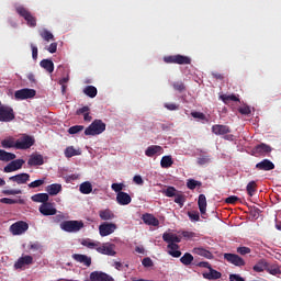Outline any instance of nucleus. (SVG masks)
<instances>
[{"label":"nucleus","mask_w":281,"mask_h":281,"mask_svg":"<svg viewBox=\"0 0 281 281\" xmlns=\"http://www.w3.org/2000/svg\"><path fill=\"white\" fill-rule=\"evenodd\" d=\"M106 131V123L100 119H95L86 130L85 135L95 137V135H102Z\"/></svg>","instance_id":"f257e3e1"},{"label":"nucleus","mask_w":281,"mask_h":281,"mask_svg":"<svg viewBox=\"0 0 281 281\" xmlns=\"http://www.w3.org/2000/svg\"><path fill=\"white\" fill-rule=\"evenodd\" d=\"M15 12L26 21V25H29V27H36V16H34L27 8L18 5L15 7Z\"/></svg>","instance_id":"f03ea898"},{"label":"nucleus","mask_w":281,"mask_h":281,"mask_svg":"<svg viewBox=\"0 0 281 281\" xmlns=\"http://www.w3.org/2000/svg\"><path fill=\"white\" fill-rule=\"evenodd\" d=\"M85 227V223L82 221H64L60 223V229L63 232H67L68 234H76V232H80Z\"/></svg>","instance_id":"7ed1b4c3"},{"label":"nucleus","mask_w":281,"mask_h":281,"mask_svg":"<svg viewBox=\"0 0 281 281\" xmlns=\"http://www.w3.org/2000/svg\"><path fill=\"white\" fill-rule=\"evenodd\" d=\"M165 63L173 65H191L192 58L183 55H170L164 57Z\"/></svg>","instance_id":"20e7f679"},{"label":"nucleus","mask_w":281,"mask_h":281,"mask_svg":"<svg viewBox=\"0 0 281 281\" xmlns=\"http://www.w3.org/2000/svg\"><path fill=\"white\" fill-rule=\"evenodd\" d=\"M27 229H30V225L24 221L15 222L10 226V232L13 236H21V234H25Z\"/></svg>","instance_id":"39448f33"},{"label":"nucleus","mask_w":281,"mask_h":281,"mask_svg":"<svg viewBox=\"0 0 281 281\" xmlns=\"http://www.w3.org/2000/svg\"><path fill=\"white\" fill-rule=\"evenodd\" d=\"M14 117V109L8 105H1L0 101V122H12Z\"/></svg>","instance_id":"423d86ee"},{"label":"nucleus","mask_w":281,"mask_h":281,"mask_svg":"<svg viewBox=\"0 0 281 281\" xmlns=\"http://www.w3.org/2000/svg\"><path fill=\"white\" fill-rule=\"evenodd\" d=\"M34 137L25 135L18 140H15L16 144V150H27V148H32V145L34 144Z\"/></svg>","instance_id":"0eeeda50"},{"label":"nucleus","mask_w":281,"mask_h":281,"mask_svg":"<svg viewBox=\"0 0 281 281\" xmlns=\"http://www.w3.org/2000/svg\"><path fill=\"white\" fill-rule=\"evenodd\" d=\"M224 260L229 262V265H234L235 267H245L246 265L245 259L236 254L225 252Z\"/></svg>","instance_id":"6e6552de"},{"label":"nucleus","mask_w":281,"mask_h":281,"mask_svg":"<svg viewBox=\"0 0 281 281\" xmlns=\"http://www.w3.org/2000/svg\"><path fill=\"white\" fill-rule=\"evenodd\" d=\"M36 95V90L30 88H23L16 90L14 93L15 100H30Z\"/></svg>","instance_id":"1a4fd4ad"},{"label":"nucleus","mask_w":281,"mask_h":281,"mask_svg":"<svg viewBox=\"0 0 281 281\" xmlns=\"http://www.w3.org/2000/svg\"><path fill=\"white\" fill-rule=\"evenodd\" d=\"M38 211L43 216H56V214L58 213V210L54 207V204L52 202L41 204Z\"/></svg>","instance_id":"9d476101"},{"label":"nucleus","mask_w":281,"mask_h":281,"mask_svg":"<svg viewBox=\"0 0 281 281\" xmlns=\"http://www.w3.org/2000/svg\"><path fill=\"white\" fill-rule=\"evenodd\" d=\"M117 229V225L109 222H104L99 226V234L104 238V236H111Z\"/></svg>","instance_id":"9b49d317"},{"label":"nucleus","mask_w":281,"mask_h":281,"mask_svg":"<svg viewBox=\"0 0 281 281\" xmlns=\"http://www.w3.org/2000/svg\"><path fill=\"white\" fill-rule=\"evenodd\" d=\"M11 162H9L4 168H3V172H16V170H21V168H23V165L25 164V161L23 159H13L10 160Z\"/></svg>","instance_id":"f8f14e48"},{"label":"nucleus","mask_w":281,"mask_h":281,"mask_svg":"<svg viewBox=\"0 0 281 281\" xmlns=\"http://www.w3.org/2000/svg\"><path fill=\"white\" fill-rule=\"evenodd\" d=\"M98 254H102L103 256H115L117 252L115 251V244L105 243L100 247H97Z\"/></svg>","instance_id":"ddd939ff"},{"label":"nucleus","mask_w":281,"mask_h":281,"mask_svg":"<svg viewBox=\"0 0 281 281\" xmlns=\"http://www.w3.org/2000/svg\"><path fill=\"white\" fill-rule=\"evenodd\" d=\"M44 164H45V158L43 157V155L37 153L32 154L27 160V166H30V168L34 166H43Z\"/></svg>","instance_id":"4468645a"},{"label":"nucleus","mask_w":281,"mask_h":281,"mask_svg":"<svg viewBox=\"0 0 281 281\" xmlns=\"http://www.w3.org/2000/svg\"><path fill=\"white\" fill-rule=\"evenodd\" d=\"M9 181H12L13 183H18V186H23L30 181V173H18L15 176H12L9 178Z\"/></svg>","instance_id":"2eb2a0df"},{"label":"nucleus","mask_w":281,"mask_h":281,"mask_svg":"<svg viewBox=\"0 0 281 281\" xmlns=\"http://www.w3.org/2000/svg\"><path fill=\"white\" fill-rule=\"evenodd\" d=\"M146 157H155V155H164V147L159 145H150L145 150Z\"/></svg>","instance_id":"dca6fc26"},{"label":"nucleus","mask_w":281,"mask_h":281,"mask_svg":"<svg viewBox=\"0 0 281 281\" xmlns=\"http://www.w3.org/2000/svg\"><path fill=\"white\" fill-rule=\"evenodd\" d=\"M256 168L257 170L269 171V170H276V165L273 164V161L269 159H263L256 165Z\"/></svg>","instance_id":"f3484780"},{"label":"nucleus","mask_w":281,"mask_h":281,"mask_svg":"<svg viewBox=\"0 0 281 281\" xmlns=\"http://www.w3.org/2000/svg\"><path fill=\"white\" fill-rule=\"evenodd\" d=\"M254 150L257 155H261V157H266V155H269V153H271L272 148H271V146H269L265 143H261V144L255 146Z\"/></svg>","instance_id":"a211bd4d"},{"label":"nucleus","mask_w":281,"mask_h":281,"mask_svg":"<svg viewBox=\"0 0 281 281\" xmlns=\"http://www.w3.org/2000/svg\"><path fill=\"white\" fill-rule=\"evenodd\" d=\"M143 223H145V225H151V227H159V220L150 213L143 215Z\"/></svg>","instance_id":"6ab92c4d"},{"label":"nucleus","mask_w":281,"mask_h":281,"mask_svg":"<svg viewBox=\"0 0 281 281\" xmlns=\"http://www.w3.org/2000/svg\"><path fill=\"white\" fill-rule=\"evenodd\" d=\"M132 201L133 199L126 192H119L116 194V202L119 203V205H128Z\"/></svg>","instance_id":"aec40b11"},{"label":"nucleus","mask_w":281,"mask_h":281,"mask_svg":"<svg viewBox=\"0 0 281 281\" xmlns=\"http://www.w3.org/2000/svg\"><path fill=\"white\" fill-rule=\"evenodd\" d=\"M162 240L167 243L168 245H173L177 243H181V237L177 236V234L172 233H164L162 234Z\"/></svg>","instance_id":"412c9836"},{"label":"nucleus","mask_w":281,"mask_h":281,"mask_svg":"<svg viewBox=\"0 0 281 281\" xmlns=\"http://www.w3.org/2000/svg\"><path fill=\"white\" fill-rule=\"evenodd\" d=\"M212 133L214 135H227V133H232V130L227 125H213L212 126Z\"/></svg>","instance_id":"4be33fe9"},{"label":"nucleus","mask_w":281,"mask_h":281,"mask_svg":"<svg viewBox=\"0 0 281 281\" xmlns=\"http://www.w3.org/2000/svg\"><path fill=\"white\" fill-rule=\"evenodd\" d=\"M72 258L76 260V262L85 265V267H91V257L87 255L74 254Z\"/></svg>","instance_id":"5701e85b"},{"label":"nucleus","mask_w":281,"mask_h":281,"mask_svg":"<svg viewBox=\"0 0 281 281\" xmlns=\"http://www.w3.org/2000/svg\"><path fill=\"white\" fill-rule=\"evenodd\" d=\"M63 191V184L60 183H53L46 187V192L50 196H56V194L60 193Z\"/></svg>","instance_id":"b1692460"},{"label":"nucleus","mask_w":281,"mask_h":281,"mask_svg":"<svg viewBox=\"0 0 281 281\" xmlns=\"http://www.w3.org/2000/svg\"><path fill=\"white\" fill-rule=\"evenodd\" d=\"M198 205L202 216L205 215V212H207V198H205V194L199 195Z\"/></svg>","instance_id":"393cba45"},{"label":"nucleus","mask_w":281,"mask_h":281,"mask_svg":"<svg viewBox=\"0 0 281 281\" xmlns=\"http://www.w3.org/2000/svg\"><path fill=\"white\" fill-rule=\"evenodd\" d=\"M167 249L169 256H172V258H181V250H179V246L177 244H168Z\"/></svg>","instance_id":"a878e982"},{"label":"nucleus","mask_w":281,"mask_h":281,"mask_svg":"<svg viewBox=\"0 0 281 281\" xmlns=\"http://www.w3.org/2000/svg\"><path fill=\"white\" fill-rule=\"evenodd\" d=\"M99 217L101 221H113L115 218V213L110 209L99 211Z\"/></svg>","instance_id":"bb28decb"},{"label":"nucleus","mask_w":281,"mask_h":281,"mask_svg":"<svg viewBox=\"0 0 281 281\" xmlns=\"http://www.w3.org/2000/svg\"><path fill=\"white\" fill-rule=\"evenodd\" d=\"M31 201H33L34 203H42V204L47 203V201H49V194L36 193L31 196Z\"/></svg>","instance_id":"cd10ccee"},{"label":"nucleus","mask_w":281,"mask_h":281,"mask_svg":"<svg viewBox=\"0 0 281 281\" xmlns=\"http://www.w3.org/2000/svg\"><path fill=\"white\" fill-rule=\"evenodd\" d=\"M222 273L218 272L217 270H214L213 268H210L209 272L203 273V278L205 280H220L222 278Z\"/></svg>","instance_id":"c85d7f7f"},{"label":"nucleus","mask_w":281,"mask_h":281,"mask_svg":"<svg viewBox=\"0 0 281 281\" xmlns=\"http://www.w3.org/2000/svg\"><path fill=\"white\" fill-rule=\"evenodd\" d=\"M193 252L196 254L198 256H202L203 258H206L207 260H212V258H214V255L205 249V248H194Z\"/></svg>","instance_id":"c756f323"},{"label":"nucleus","mask_w":281,"mask_h":281,"mask_svg":"<svg viewBox=\"0 0 281 281\" xmlns=\"http://www.w3.org/2000/svg\"><path fill=\"white\" fill-rule=\"evenodd\" d=\"M16 159V155L15 154H12V153H9V151H5L4 149H0V161H12Z\"/></svg>","instance_id":"7c9ffc66"},{"label":"nucleus","mask_w":281,"mask_h":281,"mask_svg":"<svg viewBox=\"0 0 281 281\" xmlns=\"http://www.w3.org/2000/svg\"><path fill=\"white\" fill-rule=\"evenodd\" d=\"M40 66L45 69L48 74H54V61L52 59H43Z\"/></svg>","instance_id":"2f4dec72"},{"label":"nucleus","mask_w":281,"mask_h":281,"mask_svg":"<svg viewBox=\"0 0 281 281\" xmlns=\"http://www.w3.org/2000/svg\"><path fill=\"white\" fill-rule=\"evenodd\" d=\"M269 262H267L265 259L259 260L255 266H254V271L256 273H262V271H267Z\"/></svg>","instance_id":"473e14b6"},{"label":"nucleus","mask_w":281,"mask_h":281,"mask_svg":"<svg viewBox=\"0 0 281 281\" xmlns=\"http://www.w3.org/2000/svg\"><path fill=\"white\" fill-rule=\"evenodd\" d=\"M0 202L4 203L5 205H23L25 203V200L23 199H10V198H2Z\"/></svg>","instance_id":"72a5a7b5"},{"label":"nucleus","mask_w":281,"mask_h":281,"mask_svg":"<svg viewBox=\"0 0 281 281\" xmlns=\"http://www.w3.org/2000/svg\"><path fill=\"white\" fill-rule=\"evenodd\" d=\"M79 191L81 192V194H91V192H93V186L91 184V182L86 181L80 184Z\"/></svg>","instance_id":"f704fd0d"},{"label":"nucleus","mask_w":281,"mask_h":281,"mask_svg":"<svg viewBox=\"0 0 281 281\" xmlns=\"http://www.w3.org/2000/svg\"><path fill=\"white\" fill-rule=\"evenodd\" d=\"M180 262L184 265L186 267H189V265H192L194 262V256L190 252H186L181 258Z\"/></svg>","instance_id":"c9c22d12"},{"label":"nucleus","mask_w":281,"mask_h":281,"mask_svg":"<svg viewBox=\"0 0 281 281\" xmlns=\"http://www.w3.org/2000/svg\"><path fill=\"white\" fill-rule=\"evenodd\" d=\"M173 164L172 156H164L160 160L161 168H172Z\"/></svg>","instance_id":"e433bc0d"},{"label":"nucleus","mask_w":281,"mask_h":281,"mask_svg":"<svg viewBox=\"0 0 281 281\" xmlns=\"http://www.w3.org/2000/svg\"><path fill=\"white\" fill-rule=\"evenodd\" d=\"M64 155L67 159H71V157L80 155V150H77L74 146H69L65 149Z\"/></svg>","instance_id":"4c0bfd02"},{"label":"nucleus","mask_w":281,"mask_h":281,"mask_svg":"<svg viewBox=\"0 0 281 281\" xmlns=\"http://www.w3.org/2000/svg\"><path fill=\"white\" fill-rule=\"evenodd\" d=\"M83 93L85 95H88V98H95V95H98V88L94 86H87L83 89Z\"/></svg>","instance_id":"58836bf2"},{"label":"nucleus","mask_w":281,"mask_h":281,"mask_svg":"<svg viewBox=\"0 0 281 281\" xmlns=\"http://www.w3.org/2000/svg\"><path fill=\"white\" fill-rule=\"evenodd\" d=\"M268 273H270V276H280L281 274V270H280V266L279 265H269L267 267L266 270Z\"/></svg>","instance_id":"ea45409f"},{"label":"nucleus","mask_w":281,"mask_h":281,"mask_svg":"<svg viewBox=\"0 0 281 281\" xmlns=\"http://www.w3.org/2000/svg\"><path fill=\"white\" fill-rule=\"evenodd\" d=\"M220 98L224 102V104H227L228 102H240V99H238V97H236L235 94H222Z\"/></svg>","instance_id":"a19ab883"},{"label":"nucleus","mask_w":281,"mask_h":281,"mask_svg":"<svg viewBox=\"0 0 281 281\" xmlns=\"http://www.w3.org/2000/svg\"><path fill=\"white\" fill-rule=\"evenodd\" d=\"M2 148H16V140L14 138H7L1 140Z\"/></svg>","instance_id":"79ce46f5"},{"label":"nucleus","mask_w":281,"mask_h":281,"mask_svg":"<svg viewBox=\"0 0 281 281\" xmlns=\"http://www.w3.org/2000/svg\"><path fill=\"white\" fill-rule=\"evenodd\" d=\"M40 36L47 43H49V41H54V34H52L47 29L42 30L40 32Z\"/></svg>","instance_id":"37998d69"},{"label":"nucleus","mask_w":281,"mask_h":281,"mask_svg":"<svg viewBox=\"0 0 281 281\" xmlns=\"http://www.w3.org/2000/svg\"><path fill=\"white\" fill-rule=\"evenodd\" d=\"M202 183L201 181L194 180V179H189L187 182V188L189 190H196V188H201Z\"/></svg>","instance_id":"c03bdc74"},{"label":"nucleus","mask_w":281,"mask_h":281,"mask_svg":"<svg viewBox=\"0 0 281 281\" xmlns=\"http://www.w3.org/2000/svg\"><path fill=\"white\" fill-rule=\"evenodd\" d=\"M172 88L175 89V91H178L179 93H183V91H186V83L183 81H175L172 83Z\"/></svg>","instance_id":"a18cd8bd"},{"label":"nucleus","mask_w":281,"mask_h":281,"mask_svg":"<svg viewBox=\"0 0 281 281\" xmlns=\"http://www.w3.org/2000/svg\"><path fill=\"white\" fill-rule=\"evenodd\" d=\"M175 203H177L180 207H183V204L186 203V195H183L181 192H177L175 195Z\"/></svg>","instance_id":"49530a36"},{"label":"nucleus","mask_w":281,"mask_h":281,"mask_svg":"<svg viewBox=\"0 0 281 281\" xmlns=\"http://www.w3.org/2000/svg\"><path fill=\"white\" fill-rule=\"evenodd\" d=\"M81 245L83 247H88V249H98V243L91 240V239H83L81 241Z\"/></svg>","instance_id":"de8ad7c7"},{"label":"nucleus","mask_w":281,"mask_h":281,"mask_svg":"<svg viewBox=\"0 0 281 281\" xmlns=\"http://www.w3.org/2000/svg\"><path fill=\"white\" fill-rule=\"evenodd\" d=\"M81 131H85L83 125H74L68 128L69 135H77V133H81Z\"/></svg>","instance_id":"09e8293b"},{"label":"nucleus","mask_w":281,"mask_h":281,"mask_svg":"<svg viewBox=\"0 0 281 281\" xmlns=\"http://www.w3.org/2000/svg\"><path fill=\"white\" fill-rule=\"evenodd\" d=\"M256 188H258V184H256V181H250L247 187L246 190L248 192V194L250 196H254L255 192H256Z\"/></svg>","instance_id":"8fccbe9b"},{"label":"nucleus","mask_w":281,"mask_h":281,"mask_svg":"<svg viewBox=\"0 0 281 281\" xmlns=\"http://www.w3.org/2000/svg\"><path fill=\"white\" fill-rule=\"evenodd\" d=\"M179 191H177V189L175 187H168L164 193L165 195H167L169 199H171L172 196H177Z\"/></svg>","instance_id":"3c124183"},{"label":"nucleus","mask_w":281,"mask_h":281,"mask_svg":"<svg viewBox=\"0 0 281 281\" xmlns=\"http://www.w3.org/2000/svg\"><path fill=\"white\" fill-rule=\"evenodd\" d=\"M188 216L192 222L201 221V215L199 214V211H189Z\"/></svg>","instance_id":"603ef678"},{"label":"nucleus","mask_w":281,"mask_h":281,"mask_svg":"<svg viewBox=\"0 0 281 281\" xmlns=\"http://www.w3.org/2000/svg\"><path fill=\"white\" fill-rule=\"evenodd\" d=\"M210 161H212V158H210V156H200L196 159V164L199 166H205L206 164H210Z\"/></svg>","instance_id":"864d4df0"},{"label":"nucleus","mask_w":281,"mask_h":281,"mask_svg":"<svg viewBox=\"0 0 281 281\" xmlns=\"http://www.w3.org/2000/svg\"><path fill=\"white\" fill-rule=\"evenodd\" d=\"M45 184V178L34 180L33 182L29 183V188L34 189V188H41V186Z\"/></svg>","instance_id":"5fc2aeb1"},{"label":"nucleus","mask_w":281,"mask_h":281,"mask_svg":"<svg viewBox=\"0 0 281 281\" xmlns=\"http://www.w3.org/2000/svg\"><path fill=\"white\" fill-rule=\"evenodd\" d=\"M239 201H240V198L236 195H231L225 199V203H228L231 205H236V203H238Z\"/></svg>","instance_id":"6e6d98bb"},{"label":"nucleus","mask_w":281,"mask_h":281,"mask_svg":"<svg viewBox=\"0 0 281 281\" xmlns=\"http://www.w3.org/2000/svg\"><path fill=\"white\" fill-rule=\"evenodd\" d=\"M111 189L114 192H117V194H120V192H124L122 190H124V183H112Z\"/></svg>","instance_id":"4d7b16f0"},{"label":"nucleus","mask_w":281,"mask_h":281,"mask_svg":"<svg viewBox=\"0 0 281 281\" xmlns=\"http://www.w3.org/2000/svg\"><path fill=\"white\" fill-rule=\"evenodd\" d=\"M237 254H239L240 256H247V254H251V248L245 246L238 247Z\"/></svg>","instance_id":"13d9d810"},{"label":"nucleus","mask_w":281,"mask_h":281,"mask_svg":"<svg viewBox=\"0 0 281 281\" xmlns=\"http://www.w3.org/2000/svg\"><path fill=\"white\" fill-rule=\"evenodd\" d=\"M238 112L241 115H251V108H249V105H245L238 109Z\"/></svg>","instance_id":"bf43d9fd"},{"label":"nucleus","mask_w":281,"mask_h":281,"mask_svg":"<svg viewBox=\"0 0 281 281\" xmlns=\"http://www.w3.org/2000/svg\"><path fill=\"white\" fill-rule=\"evenodd\" d=\"M164 106L167 111H179V104L177 103H165Z\"/></svg>","instance_id":"052dcab7"},{"label":"nucleus","mask_w":281,"mask_h":281,"mask_svg":"<svg viewBox=\"0 0 281 281\" xmlns=\"http://www.w3.org/2000/svg\"><path fill=\"white\" fill-rule=\"evenodd\" d=\"M182 236H183V238H186L187 240H190V239L196 237V233L183 231V232H182Z\"/></svg>","instance_id":"680f3d73"},{"label":"nucleus","mask_w":281,"mask_h":281,"mask_svg":"<svg viewBox=\"0 0 281 281\" xmlns=\"http://www.w3.org/2000/svg\"><path fill=\"white\" fill-rule=\"evenodd\" d=\"M2 194L5 196L14 195V194H22L21 190H3Z\"/></svg>","instance_id":"e2e57ef3"},{"label":"nucleus","mask_w":281,"mask_h":281,"mask_svg":"<svg viewBox=\"0 0 281 281\" xmlns=\"http://www.w3.org/2000/svg\"><path fill=\"white\" fill-rule=\"evenodd\" d=\"M142 265H143V267H146V268L153 267V265H154L153 259H150V257H146L142 260Z\"/></svg>","instance_id":"0e129e2a"},{"label":"nucleus","mask_w":281,"mask_h":281,"mask_svg":"<svg viewBox=\"0 0 281 281\" xmlns=\"http://www.w3.org/2000/svg\"><path fill=\"white\" fill-rule=\"evenodd\" d=\"M90 109L88 105H85L80 109L77 110L76 114L77 115H85L86 113H89Z\"/></svg>","instance_id":"69168bd1"},{"label":"nucleus","mask_w":281,"mask_h":281,"mask_svg":"<svg viewBox=\"0 0 281 281\" xmlns=\"http://www.w3.org/2000/svg\"><path fill=\"white\" fill-rule=\"evenodd\" d=\"M191 117L195 120H205V115L202 112H191Z\"/></svg>","instance_id":"338daca9"},{"label":"nucleus","mask_w":281,"mask_h":281,"mask_svg":"<svg viewBox=\"0 0 281 281\" xmlns=\"http://www.w3.org/2000/svg\"><path fill=\"white\" fill-rule=\"evenodd\" d=\"M229 281H245V278L240 277V274H229Z\"/></svg>","instance_id":"774afa93"}]
</instances>
